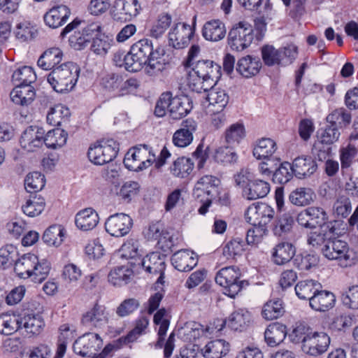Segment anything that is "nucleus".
Masks as SVG:
<instances>
[{
  "instance_id": "774afa93",
  "label": "nucleus",
  "mask_w": 358,
  "mask_h": 358,
  "mask_svg": "<svg viewBox=\"0 0 358 358\" xmlns=\"http://www.w3.org/2000/svg\"><path fill=\"white\" fill-rule=\"evenodd\" d=\"M213 157L215 162L224 165L235 163L238 159L236 152L229 146L216 149Z\"/></svg>"
},
{
  "instance_id": "79ce46f5",
  "label": "nucleus",
  "mask_w": 358,
  "mask_h": 358,
  "mask_svg": "<svg viewBox=\"0 0 358 358\" xmlns=\"http://www.w3.org/2000/svg\"><path fill=\"white\" fill-rule=\"evenodd\" d=\"M193 169L194 163L190 158L180 157L173 161L169 170L173 176L185 178L192 173Z\"/></svg>"
},
{
  "instance_id": "cd10ccee",
  "label": "nucleus",
  "mask_w": 358,
  "mask_h": 358,
  "mask_svg": "<svg viewBox=\"0 0 358 358\" xmlns=\"http://www.w3.org/2000/svg\"><path fill=\"white\" fill-rule=\"evenodd\" d=\"M262 66L259 58L247 55L238 59L236 63V71L243 77L249 78L257 75Z\"/></svg>"
},
{
  "instance_id": "4c0bfd02",
  "label": "nucleus",
  "mask_w": 358,
  "mask_h": 358,
  "mask_svg": "<svg viewBox=\"0 0 358 358\" xmlns=\"http://www.w3.org/2000/svg\"><path fill=\"white\" fill-rule=\"evenodd\" d=\"M97 34L92 38L91 50L100 55H106L109 49L115 44L112 36L106 35L103 33L102 27L100 24V29Z\"/></svg>"
},
{
  "instance_id": "bf43d9fd",
  "label": "nucleus",
  "mask_w": 358,
  "mask_h": 358,
  "mask_svg": "<svg viewBox=\"0 0 358 358\" xmlns=\"http://www.w3.org/2000/svg\"><path fill=\"white\" fill-rule=\"evenodd\" d=\"M148 324L149 320L146 317H139L136 320L134 327L126 336L119 338V341L127 344L134 342L140 336L145 333Z\"/></svg>"
},
{
  "instance_id": "f8f14e48",
  "label": "nucleus",
  "mask_w": 358,
  "mask_h": 358,
  "mask_svg": "<svg viewBox=\"0 0 358 358\" xmlns=\"http://www.w3.org/2000/svg\"><path fill=\"white\" fill-rule=\"evenodd\" d=\"M275 210L266 203H254L245 213V220L252 225H266L274 217Z\"/></svg>"
},
{
  "instance_id": "58836bf2",
  "label": "nucleus",
  "mask_w": 358,
  "mask_h": 358,
  "mask_svg": "<svg viewBox=\"0 0 358 358\" xmlns=\"http://www.w3.org/2000/svg\"><path fill=\"white\" fill-rule=\"evenodd\" d=\"M166 255L154 252L146 255L142 260V266L150 273L158 274L164 271Z\"/></svg>"
},
{
  "instance_id": "69168bd1",
  "label": "nucleus",
  "mask_w": 358,
  "mask_h": 358,
  "mask_svg": "<svg viewBox=\"0 0 358 358\" xmlns=\"http://www.w3.org/2000/svg\"><path fill=\"white\" fill-rule=\"evenodd\" d=\"M69 111L62 105L51 108L47 114V122L52 126H60L63 122L69 120Z\"/></svg>"
},
{
  "instance_id": "a211bd4d",
  "label": "nucleus",
  "mask_w": 358,
  "mask_h": 358,
  "mask_svg": "<svg viewBox=\"0 0 358 358\" xmlns=\"http://www.w3.org/2000/svg\"><path fill=\"white\" fill-rule=\"evenodd\" d=\"M44 130L36 126L27 127L20 139L21 147L28 152H34L40 148L44 141Z\"/></svg>"
},
{
  "instance_id": "bb28decb",
  "label": "nucleus",
  "mask_w": 358,
  "mask_h": 358,
  "mask_svg": "<svg viewBox=\"0 0 358 358\" xmlns=\"http://www.w3.org/2000/svg\"><path fill=\"white\" fill-rule=\"evenodd\" d=\"M224 23L218 19H213L205 22L202 28V36L206 40L217 42L223 39L226 36Z\"/></svg>"
},
{
  "instance_id": "49530a36",
  "label": "nucleus",
  "mask_w": 358,
  "mask_h": 358,
  "mask_svg": "<svg viewBox=\"0 0 358 358\" xmlns=\"http://www.w3.org/2000/svg\"><path fill=\"white\" fill-rule=\"evenodd\" d=\"M22 325V319L16 315L2 314L0 315V331L4 335H11Z\"/></svg>"
},
{
  "instance_id": "c03bdc74",
  "label": "nucleus",
  "mask_w": 358,
  "mask_h": 358,
  "mask_svg": "<svg viewBox=\"0 0 358 358\" xmlns=\"http://www.w3.org/2000/svg\"><path fill=\"white\" fill-rule=\"evenodd\" d=\"M245 243L239 237L234 238L227 242L222 247V256L227 260H233L237 256H241L244 251Z\"/></svg>"
},
{
  "instance_id": "8fccbe9b",
  "label": "nucleus",
  "mask_w": 358,
  "mask_h": 358,
  "mask_svg": "<svg viewBox=\"0 0 358 358\" xmlns=\"http://www.w3.org/2000/svg\"><path fill=\"white\" fill-rule=\"evenodd\" d=\"M285 313L282 301L275 299L267 301L262 311V317L267 320H273L281 317Z\"/></svg>"
},
{
  "instance_id": "4468645a",
  "label": "nucleus",
  "mask_w": 358,
  "mask_h": 358,
  "mask_svg": "<svg viewBox=\"0 0 358 358\" xmlns=\"http://www.w3.org/2000/svg\"><path fill=\"white\" fill-rule=\"evenodd\" d=\"M133 226V220L125 213H115L109 216L105 222L106 231L112 236L127 235Z\"/></svg>"
},
{
  "instance_id": "de8ad7c7",
  "label": "nucleus",
  "mask_w": 358,
  "mask_h": 358,
  "mask_svg": "<svg viewBox=\"0 0 358 358\" xmlns=\"http://www.w3.org/2000/svg\"><path fill=\"white\" fill-rule=\"evenodd\" d=\"M45 201L44 198L34 195L31 196L27 200L25 204L22 205V210L23 213L31 217L38 216L44 210Z\"/></svg>"
},
{
  "instance_id": "2eb2a0df",
  "label": "nucleus",
  "mask_w": 358,
  "mask_h": 358,
  "mask_svg": "<svg viewBox=\"0 0 358 358\" xmlns=\"http://www.w3.org/2000/svg\"><path fill=\"white\" fill-rule=\"evenodd\" d=\"M339 225L338 221H330L327 226H322L317 230L310 232L308 236V243L322 252L332 235L338 234Z\"/></svg>"
},
{
  "instance_id": "a878e982",
  "label": "nucleus",
  "mask_w": 358,
  "mask_h": 358,
  "mask_svg": "<svg viewBox=\"0 0 358 358\" xmlns=\"http://www.w3.org/2000/svg\"><path fill=\"white\" fill-rule=\"evenodd\" d=\"M169 104V117L173 120L183 118L192 108L190 99L185 96L172 97L171 95Z\"/></svg>"
},
{
  "instance_id": "a18cd8bd",
  "label": "nucleus",
  "mask_w": 358,
  "mask_h": 358,
  "mask_svg": "<svg viewBox=\"0 0 358 358\" xmlns=\"http://www.w3.org/2000/svg\"><path fill=\"white\" fill-rule=\"evenodd\" d=\"M208 90L207 100L210 105L217 107V110H222L229 102L228 94L224 90L215 87L214 85L209 87Z\"/></svg>"
},
{
  "instance_id": "f03ea898",
  "label": "nucleus",
  "mask_w": 358,
  "mask_h": 358,
  "mask_svg": "<svg viewBox=\"0 0 358 358\" xmlns=\"http://www.w3.org/2000/svg\"><path fill=\"white\" fill-rule=\"evenodd\" d=\"M80 71V67L76 63L66 62L53 69L48 74L47 80L55 92H69L75 87Z\"/></svg>"
},
{
  "instance_id": "9d476101",
  "label": "nucleus",
  "mask_w": 358,
  "mask_h": 358,
  "mask_svg": "<svg viewBox=\"0 0 358 358\" xmlns=\"http://www.w3.org/2000/svg\"><path fill=\"white\" fill-rule=\"evenodd\" d=\"M228 44L236 51L248 48L253 40V29L250 24L243 21L234 24L228 34Z\"/></svg>"
},
{
  "instance_id": "412c9836",
  "label": "nucleus",
  "mask_w": 358,
  "mask_h": 358,
  "mask_svg": "<svg viewBox=\"0 0 358 358\" xmlns=\"http://www.w3.org/2000/svg\"><path fill=\"white\" fill-rule=\"evenodd\" d=\"M171 263L178 271L187 272L196 266L198 259L192 251L181 250L172 255Z\"/></svg>"
},
{
  "instance_id": "7c9ffc66",
  "label": "nucleus",
  "mask_w": 358,
  "mask_h": 358,
  "mask_svg": "<svg viewBox=\"0 0 358 358\" xmlns=\"http://www.w3.org/2000/svg\"><path fill=\"white\" fill-rule=\"evenodd\" d=\"M99 220L98 213L92 208L80 210L75 217L76 227L83 231L92 230L97 225Z\"/></svg>"
},
{
  "instance_id": "c756f323",
  "label": "nucleus",
  "mask_w": 358,
  "mask_h": 358,
  "mask_svg": "<svg viewBox=\"0 0 358 358\" xmlns=\"http://www.w3.org/2000/svg\"><path fill=\"white\" fill-rule=\"evenodd\" d=\"M10 92V99L13 103L21 106L30 105L35 99L36 92L31 85H17Z\"/></svg>"
},
{
  "instance_id": "864d4df0",
  "label": "nucleus",
  "mask_w": 358,
  "mask_h": 358,
  "mask_svg": "<svg viewBox=\"0 0 358 358\" xmlns=\"http://www.w3.org/2000/svg\"><path fill=\"white\" fill-rule=\"evenodd\" d=\"M172 22L171 15L168 13H161L149 29V36L156 39L162 37Z\"/></svg>"
},
{
  "instance_id": "13d9d810",
  "label": "nucleus",
  "mask_w": 358,
  "mask_h": 358,
  "mask_svg": "<svg viewBox=\"0 0 358 358\" xmlns=\"http://www.w3.org/2000/svg\"><path fill=\"white\" fill-rule=\"evenodd\" d=\"M311 224V229L317 227L327 226L328 215L324 208L317 206H310L306 208Z\"/></svg>"
},
{
  "instance_id": "680f3d73",
  "label": "nucleus",
  "mask_w": 358,
  "mask_h": 358,
  "mask_svg": "<svg viewBox=\"0 0 358 358\" xmlns=\"http://www.w3.org/2000/svg\"><path fill=\"white\" fill-rule=\"evenodd\" d=\"M313 192L310 189L305 187L296 188L292 191L289 199L290 202L297 206H304L309 205L313 201Z\"/></svg>"
},
{
  "instance_id": "39448f33",
  "label": "nucleus",
  "mask_w": 358,
  "mask_h": 358,
  "mask_svg": "<svg viewBox=\"0 0 358 358\" xmlns=\"http://www.w3.org/2000/svg\"><path fill=\"white\" fill-rule=\"evenodd\" d=\"M220 184V179L211 175L203 176L197 181L193 190V196L201 203L198 209L199 214L205 215L208 212L213 199L217 193Z\"/></svg>"
},
{
  "instance_id": "f704fd0d",
  "label": "nucleus",
  "mask_w": 358,
  "mask_h": 358,
  "mask_svg": "<svg viewBox=\"0 0 358 358\" xmlns=\"http://www.w3.org/2000/svg\"><path fill=\"white\" fill-rule=\"evenodd\" d=\"M294 219L288 213L278 215L271 226V231L277 237H284L289 234L293 228Z\"/></svg>"
},
{
  "instance_id": "423d86ee",
  "label": "nucleus",
  "mask_w": 358,
  "mask_h": 358,
  "mask_svg": "<svg viewBox=\"0 0 358 358\" xmlns=\"http://www.w3.org/2000/svg\"><path fill=\"white\" fill-rule=\"evenodd\" d=\"M241 272L235 266H226L220 269L215 278L216 283L224 288V294L234 298L242 289L248 285V281L241 280Z\"/></svg>"
},
{
  "instance_id": "052dcab7",
  "label": "nucleus",
  "mask_w": 358,
  "mask_h": 358,
  "mask_svg": "<svg viewBox=\"0 0 358 358\" xmlns=\"http://www.w3.org/2000/svg\"><path fill=\"white\" fill-rule=\"evenodd\" d=\"M132 271L124 266H117L108 274V281L113 285L121 286L127 284L132 275Z\"/></svg>"
},
{
  "instance_id": "338daca9",
  "label": "nucleus",
  "mask_w": 358,
  "mask_h": 358,
  "mask_svg": "<svg viewBox=\"0 0 358 358\" xmlns=\"http://www.w3.org/2000/svg\"><path fill=\"white\" fill-rule=\"evenodd\" d=\"M45 185L44 175L40 172L29 173L24 180V187L28 192L36 193L41 190Z\"/></svg>"
},
{
  "instance_id": "1a4fd4ad",
  "label": "nucleus",
  "mask_w": 358,
  "mask_h": 358,
  "mask_svg": "<svg viewBox=\"0 0 358 358\" xmlns=\"http://www.w3.org/2000/svg\"><path fill=\"white\" fill-rule=\"evenodd\" d=\"M119 151V143L113 139L97 141L88 150L87 157L96 165H103L112 162Z\"/></svg>"
},
{
  "instance_id": "20e7f679",
  "label": "nucleus",
  "mask_w": 358,
  "mask_h": 358,
  "mask_svg": "<svg viewBox=\"0 0 358 358\" xmlns=\"http://www.w3.org/2000/svg\"><path fill=\"white\" fill-rule=\"evenodd\" d=\"M332 235V237L322 249V254L329 260H336L338 265L343 268L352 266L357 262V257L348 243Z\"/></svg>"
},
{
  "instance_id": "ea45409f",
  "label": "nucleus",
  "mask_w": 358,
  "mask_h": 358,
  "mask_svg": "<svg viewBox=\"0 0 358 358\" xmlns=\"http://www.w3.org/2000/svg\"><path fill=\"white\" fill-rule=\"evenodd\" d=\"M162 224L156 222L149 225L148 229L145 232V236L148 240H158L159 247L164 252H167L171 250L173 244L170 238L167 239L166 236H162Z\"/></svg>"
},
{
  "instance_id": "c9c22d12",
  "label": "nucleus",
  "mask_w": 358,
  "mask_h": 358,
  "mask_svg": "<svg viewBox=\"0 0 358 358\" xmlns=\"http://www.w3.org/2000/svg\"><path fill=\"white\" fill-rule=\"evenodd\" d=\"M37 256L28 253L18 258L15 262L14 271L16 275L22 279H27L31 276V272L36 263Z\"/></svg>"
},
{
  "instance_id": "f3484780",
  "label": "nucleus",
  "mask_w": 358,
  "mask_h": 358,
  "mask_svg": "<svg viewBox=\"0 0 358 358\" xmlns=\"http://www.w3.org/2000/svg\"><path fill=\"white\" fill-rule=\"evenodd\" d=\"M108 320L106 308L96 302L91 309L83 315L80 322L87 327L101 328L108 323Z\"/></svg>"
},
{
  "instance_id": "37998d69",
  "label": "nucleus",
  "mask_w": 358,
  "mask_h": 358,
  "mask_svg": "<svg viewBox=\"0 0 358 358\" xmlns=\"http://www.w3.org/2000/svg\"><path fill=\"white\" fill-rule=\"evenodd\" d=\"M277 149L275 142L271 138H262L253 149V155L258 159L274 158L273 153Z\"/></svg>"
},
{
  "instance_id": "09e8293b",
  "label": "nucleus",
  "mask_w": 358,
  "mask_h": 358,
  "mask_svg": "<svg viewBox=\"0 0 358 358\" xmlns=\"http://www.w3.org/2000/svg\"><path fill=\"white\" fill-rule=\"evenodd\" d=\"M68 134L63 129H54L44 136L43 143L48 148L57 149L64 145L66 143Z\"/></svg>"
},
{
  "instance_id": "72a5a7b5",
  "label": "nucleus",
  "mask_w": 358,
  "mask_h": 358,
  "mask_svg": "<svg viewBox=\"0 0 358 358\" xmlns=\"http://www.w3.org/2000/svg\"><path fill=\"white\" fill-rule=\"evenodd\" d=\"M270 192V184L260 179H254L243 191V196L248 200L265 197Z\"/></svg>"
},
{
  "instance_id": "0e129e2a",
  "label": "nucleus",
  "mask_w": 358,
  "mask_h": 358,
  "mask_svg": "<svg viewBox=\"0 0 358 358\" xmlns=\"http://www.w3.org/2000/svg\"><path fill=\"white\" fill-rule=\"evenodd\" d=\"M294 174L292 164L284 162L273 171L272 180L274 183L284 185L292 179Z\"/></svg>"
},
{
  "instance_id": "aec40b11",
  "label": "nucleus",
  "mask_w": 358,
  "mask_h": 358,
  "mask_svg": "<svg viewBox=\"0 0 358 358\" xmlns=\"http://www.w3.org/2000/svg\"><path fill=\"white\" fill-rule=\"evenodd\" d=\"M296 253L295 246L290 242L281 241L277 243L271 250V260L278 266L289 263Z\"/></svg>"
},
{
  "instance_id": "a19ab883",
  "label": "nucleus",
  "mask_w": 358,
  "mask_h": 358,
  "mask_svg": "<svg viewBox=\"0 0 358 358\" xmlns=\"http://www.w3.org/2000/svg\"><path fill=\"white\" fill-rule=\"evenodd\" d=\"M322 288V285L314 280L299 281L295 286L296 296L301 299H308L309 302L313 294Z\"/></svg>"
},
{
  "instance_id": "5701e85b",
  "label": "nucleus",
  "mask_w": 358,
  "mask_h": 358,
  "mask_svg": "<svg viewBox=\"0 0 358 358\" xmlns=\"http://www.w3.org/2000/svg\"><path fill=\"white\" fill-rule=\"evenodd\" d=\"M58 331L57 350L53 358H63L66 352L68 343H71L76 336V328L69 324L60 325Z\"/></svg>"
},
{
  "instance_id": "4d7b16f0",
  "label": "nucleus",
  "mask_w": 358,
  "mask_h": 358,
  "mask_svg": "<svg viewBox=\"0 0 358 358\" xmlns=\"http://www.w3.org/2000/svg\"><path fill=\"white\" fill-rule=\"evenodd\" d=\"M65 230L61 225H52L48 227L43 235V241L48 245L59 246L62 244Z\"/></svg>"
},
{
  "instance_id": "b1692460",
  "label": "nucleus",
  "mask_w": 358,
  "mask_h": 358,
  "mask_svg": "<svg viewBox=\"0 0 358 358\" xmlns=\"http://www.w3.org/2000/svg\"><path fill=\"white\" fill-rule=\"evenodd\" d=\"M182 127L173 134V143L176 146L184 148L192 143V134L196 129V123L192 119H187L182 122Z\"/></svg>"
},
{
  "instance_id": "6e6d98bb",
  "label": "nucleus",
  "mask_w": 358,
  "mask_h": 358,
  "mask_svg": "<svg viewBox=\"0 0 358 358\" xmlns=\"http://www.w3.org/2000/svg\"><path fill=\"white\" fill-rule=\"evenodd\" d=\"M22 320L26 331L32 335L39 334L45 327V322L38 314H28Z\"/></svg>"
},
{
  "instance_id": "7ed1b4c3",
  "label": "nucleus",
  "mask_w": 358,
  "mask_h": 358,
  "mask_svg": "<svg viewBox=\"0 0 358 358\" xmlns=\"http://www.w3.org/2000/svg\"><path fill=\"white\" fill-rule=\"evenodd\" d=\"M85 24L78 19H75L71 23L64 28L60 34L62 38H64L67 34L73 31V34L69 38V45L76 50L85 49L92 41L100 29L99 22H92L78 28L82 24Z\"/></svg>"
},
{
  "instance_id": "3c124183",
  "label": "nucleus",
  "mask_w": 358,
  "mask_h": 358,
  "mask_svg": "<svg viewBox=\"0 0 358 358\" xmlns=\"http://www.w3.org/2000/svg\"><path fill=\"white\" fill-rule=\"evenodd\" d=\"M329 125L337 127L338 129L346 127L351 122V114L343 108L334 110L327 117Z\"/></svg>"
},
{
  "instance_id": "2f4dec72",
  "label": "nucleus",
  "mask_w": 358,
  "mask_h": 358,
  "mask_svg": "<svg viewBox=\"0 0 358 358\" xmlns=\"http://www.w3.org/2000/svg\"><path fill=\"white\" fill-rule=\"evenodd\" d=\"M62 57L63 52L59 48H51L43 52L38 58L37 64L43 70L52 71L62 62Z\"/></svg>"
},
{
  "instance_id": "e433bc0d",
  "label": "nucleus",
  "mask_w": 358,
  "mask_h": 358,
  "mask_svg": "<svg viewBox=\"0 0 358 358\" xmlns=\"http://www.w3.org/2000/svg\"><path fill=\"white\" fill-rule=\"evenodd\" d=\"M229 351V343L223 339H216L208 342L201 350L205 358H222Z\"/></svg>"
},
{
  "instance_id": "9b49d317",
  "label": "nucleus",
  "mask_w": 358,
  "mask_h": 358,
  "mask_svg": "<svg viewBox=\"0 0 358 358\" xmlns=\"http://www.w3.org/2000/svg\"><path fill=\"white\" fill-rule=\"evenodd\" d=\"M103 346V340L96 333H86L78 337L73 344V352L83 357L94 358Z\"/></svg>"
},
{
  "instance_id": "dca6fc26",
  "label": "nucleus",
  "mask_w": 358,
  "mask_h": 358,
  "mask_svg": "<svg viewBox=\"0 0 358 358\" xmlns=\"http://www.w3.org/2000/svg\"><path fill=\"white\" fill-rule=\"evenodd\" d=\"M194 34V27L187 23H177L169 33L170 44L176 49L187 47Z\"/></svg>"
},
{
  "instance_id": "4be33fe9",
  "label": "nucleus",
  "mask_w": 358,
  "mask_h": 358,
  "mask_svg": "<svg viewBox=\"0 0 358 358\" xmlns=\"http://www.w3.org/2000/svg\"><path fill=\"white\" fill-rule=\"evenodd\" d=\"M292 166L294 175L298 178H304L313 175L317 169V164L310 156L302 155L295 158Z\"/></svg>"
},
{
  "instance_id": "6ab92c4d",
  "label": "nucleus",
  "mask_w": 358,
  "mask_h": 358,
  "mask_svg": "<svg viewBox=\"0 0 358 358\" xmlns=\"http://www.w3.org/2000/svg\"><path fill=\"white\" fill-rule=\"evenodd\" d=\"M252 320L251 314L245 309H238L233 312L227 319L222 321V324L219 330H222L223 327L227 326L234 331H245L250 325Z\"/></svg>"
},
{
  "instance_id": "e2e57ef3",
  "label": "nucleus",
  "mask_w": 358,
  "mask_h": 358,
  "mask_svg": "<svg viewBox=\"0 0 358 358\" xmlns=\"http://www.w3.org/2000/svg\"><path fill=\"white\" fill-rule=\"evenodd\" d=\"M245 136L244 125L240 122L232 124L224 132L225 141L229 145L238 144Z\"/></svg>"
},
{
  "instance_id": "393cba45",
  "label": "nucleus",
  "mask_w": 358,
  "mask_h": 358,
  "mask_svg": "<svg viewBox=\"0 0 358 358\" xmlns=\"http://www.w3.org/2000/svg\"><path fill=\"white\" fill-rule=\"evenodd\" d=\"M70 14L71 10L66 6L59 5L49 10L44 15L43 20L47 26L55 29L66 23Z\"/></svg>"
},
{
  "instance_id": "473e14b6",
  "label": "nucleus",
  "mask_w": 358,
  "mask_h": 358,
  "mask_svg": "<svg viewBox=\"0 0 358 358\" xmlns=\"http://www.w3.org/2000/svg\"><path fill=\"white\" fill-rule=\"evenodd\" d=\"M287 327L279 322L270 324L264 332V339L270 347L280 345L286 338Z\"/></svg>"
},
{
  "instance_id": "f257e3e1",
  "label": "nucleus",
  "mask_w": 358,
  "mask_h": 358,
  "mask_svg": "<svg viewBox=\"0 0 358 358\" xmlns=\"http://www.w3.org/2000/svg\"><path fill=\"white\" fill-rule=\"evenodd\" d=\"M136 72L143 69L145 73L150 77L158 76L169 65L165 59V50L160 45L153 46L152 41L148 38L141 39L134 43L130 48Z\"/></svg>"
},
{
  "instance_id": "c85d7f7f",
  "label": "nucleus",
  "mask_w": 358,
  "mask_h": 358,
  "mask_svg": "<svg viewBox=\"0 0 358 358\" xmlns=\"http://www.w3.org/2000/svg\"><path fill=\"white\" fill-rule=\"evenodd\" d=\"M335 301L336 297L331 292L318 289L312 296L309 304L316 311L325 312L334 306Z\"/></svg>"
},
{
  "instance_id": "603ef678",
  "label": "nucleus",
  "mask_w": 358,
  "mask_h": 358,
  "mask_svg": "<svg viewBox=\"0 0 358 358\" xmlns=\"http://www.w3.org/2000/svg\"><path fill=\"white\" fill-rule=\"evenodd\" d=\"M36 80L34 69L30 66H22L16 69L12 75V82L14 85H31Z\"/></svg>"
},
{
  "instance_id": "ddd939ff",
  "label": "nucleus",
  "mask_w": 358,
  "mask_h": 358,
  "mask_svg": "<svg viewBox=\"0 0 358 358\" xmlns=\"http://www.w3.org/2000/svg\"><path fill=\"white\" fill-rule=\"evenodd\" d=\"M330 342L331 338L327 333L312 331L304 346H301V350L310 356L317 357L327 352Z\"/></svg>"
},
{
  "instance_id": "0eeeda50",
  "label": "nucleus",
  "mask_w": 358,
  "mask_h": 358,
  "mask_svg": "<svg viewBox=\"0 0 358 358\" xmlns=\"http://www.w3.org/2000/svg\"><path fill=\"white\" fill-rule=\"evenodd\" d=\"M154 161L152 148L147 144H139L127 151L123 163L128 170L138 172L151 166Z\"/></svg>"
},
{
  "instance_id": "5fc2aeb1",
  "label": "nucleus",
  "mask_w": 358,
  "mask_h": 358,
  "mask_svg": "<svg viewBox=\"0 0 358 358\" xmlns=\"http://www.w3.org/2000/svg\"><path fill=\"white\" fill-rule=\"evenodd\" d=\"M313 329L305 322H297L289 334L290 341L294 344H301L304 346L306 339L310 336Z\"/></svg>"
},
{
  "instance_id": "6e6552de",
  "label": "nucleus",
  "mask_w": 358,
  "mask_h": 358,
  "mask_svg": "<svg viewBox=\"0 0 358 358\" xmlns=\"http://www.w3.org/2000/svg\"><path fill=\"white\" fill-rule=\"evenodd\" d=\"M192 68L199 79L202 80L201 86L193 89L198 92L208 91V87L215 85L221 77V66L212 60H199Z\"/></svg>"
}]
</instances>
